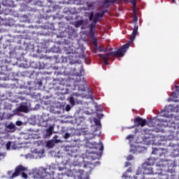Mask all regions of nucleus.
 I'll use <instances>...</instances> for the list:
<instances>
[{"label": "nucleus", "instance_id": "obj_53", "mask_svg": "<svg viewBox=\"0 0 179 179\" xmlns=\"http://www.w3.org/2000/svg\"><path fill=\"white\" fill-rule=\"evenodd\" d=\"M173 1L174 2V0H173Z\"/></svg>", "mask_w": 179, "mask_h": 179}, {"label": "nucleus", "instance_id": "obj_52", "mask_svg": "<svg viewBox=\"0 0 179 179\" xmlns=\"http://www.w3.org/2000/svg\"><path fill=\"white\" fill-rule=\"evenodd\" d=\"M48 145H49V144H48Z\"/></svg>", "mask_w": 179, "mask_h": 179}, {"label": "nucleus", "instance_id": "obj_1", "mask_svg": "<svg viewBox=\"0 0 179 179\" xmlns=\"http://www.w3.org/2000/svg\"><path fill=\"white\" fill-rule=\"evenodd\" d=\"M129 48V43H125L120 46L116 51L110 52L106 54L99 55V58L103 59L105 65H109L108 59L110 57H116V58H122L125 55V52L128 51Z\"/></svg>", "mask_w": 179, "mask_h": 179}, {"label": "nucleus", "instance_id": "obj_38", "mask_svg": "<svg viewBox=\"0 0 179 179\" xmlns=\"http://www.w3.org/2000/svg\"><path fill=\"white\" fill-rule=\"evenodd\" d=\"M119 0H110V2H112L113 3H115V2H117Z\"/></svg>", "mask_w": 179, "mask_h": 179}, {"label": "nucleus", "instance_id": "obj_14", "mask_svg": "<svg viewBox=\"0 0 179 179\" xmlns=\"http://www.w3.org/2000/svg\"><path fill=\"white\" fill-rule=\"evenodd\" d=\"M112 3L113 2H111L110 0H105L103 2V8H104L105 9H108V8L111 6Z\"/></svg>", "mask_w": 179, "mask_h": 179}, {"label": "nucleus", "instance_id": "obj_8", "mask_svg": "<svg viewBox=\"0 0 179 179\" xmlns=\"http://www.w3.org/2000/svg\"><path fill=\"white\" fill-rule=\"evenodd\" d=\"M162 122H165L162 124L164 127H168L169 128H176V123L171 120L162 119Z\"/></svg>", "mask_w": 179, "mask_h": 179}, {"label": "nucleus", "instance_id": "obj_21", "mask_svg": "<svg viewBox=\"0 0 179 179\" xmlns=\"http://www.w3.org/2000/svg\"><path fill=\"white\" fill-rule=\"evenodd\" d=\"M69 103L72 105V106H75V98L73 96H71L69 98Z\"/></svg>", "mask_w": 179, "mask_h": 179}, {"label": "nucleus", "instance_id": "obj_22", "mask_svg": "<svg viewBox=\"0 0 179 179\" xmlns=\"http://www.w3.org/2000/svg\"><path fill=\"white\" fill-rule=\"evenodd\" d=\"M93 17H94V13L91 12L89 15V20H90V22H92V20H93Z\"/></svg>", "mask_w": 179, "mask_h": 179}, {"label": "nucleus", "instance_id": "obj_19", "mask_svg": "<svg viewBox=\"0 0 179 179\" xmlns=\"http://www.w3.org/2000/svg\"><path fill=\"white\" fill-rule=\"evenodd\" d=\"M20 111L22 113H27V107L24 106H22L19 108Z\"/></svg>", "mask_w": 179, "mask_h": 179}, {"label": "nucleus", "instance_id": "obj_42", "mask_svg": "<svg viewBox=\"0 0 179 179\" xmlns=\"http://www.w3.org/2000/svg\"><path fill=\"white\" fill-rule=\"evenodd\" d=\"M38 85L39 86H41L43 85V83L41 81H39Z\"/></svg>", "mask_w": 179, "mask_h": 179}, {"label": "nucleus", "instance_id": "obj_27", "mask_svg": "<svg viewBox=\"0 0 179 179\" xmlns=\"http://www.w3.org/2000/svg\"><path fill=\"white\" fill-rule=\"evenodd\" d=\"M21 174H22V177L23 178H27V175L26 173L22 172Z\"/></svg>", "mask_w": 179, "mask_h": 179}, {"label": "nucleus", "instance_id": "obj_11", "mask_svg": "<svg viewBox=\"0 0 179 179\" xmlns=\"http://www.w3.org/2000/svg\"><path fill=\"white\" fill-rule=\"evenodd\" d=\"M138 27H139L138 26V24L134 25L133 32L131 34V36H130V41H134V40H135V38H136V34H138Z\"/></svg>", "mask_w": 179, "mask_h": 179}, {"label": "nucleus", "instance_id": "obj_46", "mask_svg": "<svg viewBox=\"0 0 179 179\" xmlns=\"http://www.w3.org/2000/svg\"><path fill=\"white\" fill-rule=\"evenodd\" d=\"M157 166H162V164H157Z\"/></svg>", "mask_w": 179, "mask_h": 179}, {"label": "nucleus", "instance_id": "obj_36", "mask_svg": "<svg viewBox=\"0 0 179 179\" xmlns=\"http://www.w3.org/2000/svg\"><path fill=\"white\" fill-rule=\"evenodd\" d=\"M127 173H132V168H129L127 170Z\"/></svg>", "mask_w": 179, "mask_h": 179}, {"label": "nucleus", "instance_id": "obj_7", "mask_svg": "<svg viewBox=\"0 0 179 179\" xmlns=\"http://www.w3.org/2000/svg\"><path fill=\"white\" fill-rule=\"evenodd\" d=\"M143 174L146 175H152V174H157L155 171H153V168L151 166L147 165L146 164H143Z\"/></svg>", "mask_w": 179, "mask_h": 179}, {"label": "nucleus", "instance_id": "obj_26", "mask_svg": "<svg viewBox=\"0 0 179 179\" xmlns=\"http://www.w3.org/2000/svg\"><path fill=\"white\" fill-rule=\"evenodd\" d=\"M126 139H129V140L134 139V136L129 134V136H127L126 137Z\"/></svg>", "mask_w": 179, "mask_h": 179}, {"label": "nucleus", "instance_id": "obj_49", "mask_svg": "<svg viewBox=\"0 0 179 179\" xmlns=\"http://www.w3.org/2000/svg\"><path fill=\"white\" fill-rule=\"evenodd\" d=\"M41 178H43V176H40Z\"/></svg>", "mask_w": 179, "mask_h": 179}, {"label": "nucleus", "instance_id": "obj_12", "mask_svg": "<svg viewBox=\"0 0 179 179\" xmlns=\"http://www.w3.org/2000/svg\"><path fill=\"white\" fill-rule=\"evenodd\" d=\"M155 162H156V158L150 157L147 159V161L143 164H146L147 166H150L152 167L155 164Z\"/></svg>", "mask_w": 179, "mask_h": 179}, {"label": "nucleus", "instance_id": "obj_15", "mask_svg": "<svg viewBox=\"0 0 179 179\" xmlns=\"http://www.w3.org/2000/svg\"><path fill=\"white\" fill-rule=\"evenodd\" d=\"M54 127L50 126V127L46 130V136H51L52 135V130Z\"/></svg>", "mask_w": 179, "mask_h": 179}, {"label": "nucleus", "instance_id": "obj_5", "mask_svg": "<svg viewBox=\"0 0 179 179\" xmlns=\"http://www.w3.org/2000/svg\"><path fill=\"white\" fill-rule=\"evenodd\" d=\"M134 123L136 127H145L148 124V120L138 116L134 118Z\"/></svg>", "mask_w": 179, "mask_h": 179}, {"label": "nucleus", "instance_id": "obj_16", "mask_svg": "<svg viewBox=\"0 0 179 179\" xmlns=\"http://www.w3.org/2000/svg\"><path fill=\"white\" fill-rule=\"evenodd\" d=\"M15 128H16V126L13 123H10L8 125L6 126L7 129H10L12 132H14Z\"/></svg>", "mask_w": 179, "mask_h": 179}, {"label": "nucleus", "instance_id": "obj_6", "mask_svg": "<svg viewBox=\"0 0 179 179\" xmlns=\"http://www.w3.org/2000/svg\"><path fill=\"white\" fill-rule=\"evenodd\" d=\"M66 152H68L69 156H71V157H77L78 155H76V152L78 150L75 149V147H72L71 145H66L65 148Z\"/></svg>", "mask_w": 179, "mask_h": 179}, {"label": "nucleus", "instance_id": "obj_44", "mask_svg": "<svg viewBox=\"0 0 179 179\" xmlns=\"http://www.w3.org/2000/svg\"><path fill=\"white\" fill-rule=\"evenodd\" d=\"M8 173L9 176H10V174H12V171H8Z\"/></svg>", "mask_w": 179, "mask_h": 179}, {"label": "nucleus", "instance_id": "obj_48", "mask_svg": "<svg viewBox=\"0 0 179 179\" xmlns=\"http://www.w3.org/2000/svg\"><path fill=\"white\" fill-rule=\"evenodd\" d=\"M0 156H2V153L0 152Z\"/></svg>", "mask_w": 179, "mask_h": 179}, {"label": "nucleus", "instance_id": "obj_23", "mask_svg": "<svg viewBox=\"0 0 179 179\" xmlns=\"http://www.w3.org/2000/svg\"><path fill=\"white\" fill-rule=\"evenodd\" d=\"M6 149L7 150H9L10 149V146H12V142L10 141H8L7 143H6Z\"/></svg>", "mask_w": 179, "mask_h": 179}, {"label": "nucleus", "instance_id": "obj_34", "mask_svg": "<svg viewBox=\"0 0 179 179\" xmlns=\"http://www.w3.org/2000/svg\"><path fill=\"white\" fill-rule=\"evenodd\" d=\"M82 132H83V135H87V131H85V129H83L82 130Z\"/></svg>", "mask_w": 179, "mask_h": 179}, {"label": "nucleus", "instance_id": "obj_30", "mask_svg": "<svg viewBox=\"0 0 179 179\" xmlns=\"http://www.w3.org/2000/svg\"><path fill=\"white\" fill-rule=\"evenodd\" d=\"M133 21L134 22V23H136V22H138V17L136 15L133 17Z\"/></svg>", "mask_w": 179, "mask_h": 179}, {"label": "nucleus", "instance_id": "obj_39", "mask_svg": "<svg viewBox=\"0 0 179 179\" xmlns=\"http://www.w3.org/2000/svg\"><path fill=\"white\" fill-rule=\"evenodd\" d=\"M99 51L100 52L103 51V52H106V51H107V48H104L103 50H101Z\"/></svg>", "mask_w": 179, "mask_h": 179}, {"label": "nucleus", "instance_id": "obj_24", "mask_svg": "<svg viewBox=\"0 0 179 179\" xmlns=\"http://www.w3.org/2000/svg\"><path fill=\"white\" fill-rule=\"evenodd\" d=\"M71 137V134L69 133H66L64 136V139H69Z\"/></svg>", "mask_w": 179, "mask_h": 179}, {"label": "nucleus", "instance_id": "obj_33", "mask_svg": "<svg viewBox=\"0 0 179 179\" xmlns=\"http://www.w3.org/2000/svg\"><path fill=\"white\" fill-rule=\"evenodd\" d=\"M41 63L39 62V63H38L39 66H34V68H38V69H43V67H41Z\"/></svg>", "mask_w": 179, "mask_h": 179}, {"label": "nucleus", "instance_id": "obj_45", "mask_svg": "<svg viewBox=\"0 0 179 179\" xmlns=\"http://www.w3.org/2000/svg\"><path fill=\"white\" fill-rule=\"evenodd\" d=\"M94 45H97V42H94Z\"/></svg>", "mask_w": 179, "mask_h": 179}, {"label": "nucleus", "instance_id": "obj_13", "mask_svg": "<svg viewBox=\"0 0 179 179\" xmlns=\"http://www.w3.org/2000/svg\"><path fill=\"white\" fill-rule=\"evenodd\" d=\"M96 30V24H92L90 28V37H94V31Z\"/></svg>", "mask_w": 179, "mask_h": 179}, {"label": "nucleus", "instance_id": "obj_47", "mask_svg": "<svg viewBox=\"0 0 179 179\" xmlns=\"http://www.w3.org/2000/svg\"><path fill=\"white\" fill-rule=\"evenodd\" d=\"M134 179H137L136 176H134Z\"/></svg>", "mask_w": 179, "mask_h": 179}, {"label": "nucleus", "instance_id": "obj_29", "mask_svg": "<svg viewBox=\"0 0 179 179\" xmlns=\"http://www.w3.org/2000/svg\"><path fill=\"white\" fill-rule=\"evenodd\" d=\"M66 111H71V106L69 105L66 106Z\"/></svg>", "mask_w": 179, "mask_h": 179}, {"label": "nucleus", "instance_id": "obj_31", "mask_svg": "<svg viewBox=\"0 0 179 179\" xmlns=\"http://www.w3.org/2000/svg\"><path fill=\"white\" fill-rule=\"evenodd\" d=\"M80 58H82V59H85L86 58V55L85 53H83L81 55H80Z\"/></svg>", "mask_w": 179, "mask_h": 179}, {"label": "nucleus", "instance_id": "obj_18", "mask_svg": "<svg viewBox=\"0 0 179 179\" xmlns=\"http://www.w3.org/2000/svg\"><path fill=\"white\" fill-rule=\"evenodd\" d=\"M131 3H132L134 12H135L136 10V0H131Z\"/></svg>", "mask_w": 179, "mask_h": 179}, {"label": "nucleus", "instance_id": "obj_28", "mask_svg": "<svg viewBox=\"0 0 179 179\" xmlns=\"http://www.w3.org/2000/svg\"><path fill=\"white\" fill-rule=\"evenodd\" d=\"M82 24H83V21L79 20L77 22V26H80Z\"/></svg>", "mask_w": 179, "mask_h": 179}, {"label": "nucleus", "instance_id": "obj_4", "mask_svg": "<svg viewBox=\"0 0 179 179\" xmlns=\"http://www.w3.org/2000/svg\"><path fill=\"white\" fill-rule=\"evenodd\" d=\"M26 170H27L26 167L23 166L22 165L16 166L15 172L12 173L10 178H16V177H17L23 171H26Z\"/></svg>", "mask_w": 179, "mask_h": 179}, {"label": "nucleus", "instance_id": "obj_50", "mask_svg": "<svg viewBox=\"0 0 179 179\" xmlns=\"http://www.w3.org/2000/svg\"><path fill=\"white\" fill-rule=\"evenodd\" d=\"M131 128H134V126H132Z\"/></svg>", "mask_w": 179, "mask_h": 179}, {"label": "nucleus", "instance_id": "obj_43", "mask_svg": "<svg viewBox=\"0 0 179 179\" xmlns=\"http://www.w3.org/2000/svg\"><path fill=\"white\" fill-rule=\"evenodd\" d=\"M78 171H79V173H80V174H83V171L79 170Z\"/></svg>", "mask_w": 179, "mask_h": 179}, {"label": "nucleus", "instance_id": "obj_35", "mask_svg": "<svg viewBox=\"0 0 179 179\" xmlns=\"http://www.w3.org/2000/svg\"><path fill=\"white\" fill-rule=\"evenodd\" d=\"M131 165V163L129 162H125V165H124V167H129V166Z\"/></svg>", "mask_w": 179, "mask_h": 179}, {"label": "nucleus", "instance_id": "obj_20", "mask_svg": "<svg viewBox=\"0 0 179 179\" xmlns=\"http://www.w3.org/2000/svg\"><path fill=\"white\" fill-rule=\"evenodd\" d=\"M94 124L96 125V127H101V122L99 119H94Z\"/></svg>", "mask_w": 179, "mask_h": 179}, {"label": "nucleus", "instance_id": "obj_3", "mask_svg": "<svg viewBox=\"0 0 179 179\" xmlns=\"http://www.w3.org/2000/svg\"><path fill=\"white\" fill-rule=\"evenodd\" d=\"M76 82L78 83V90H80V92H86V79L83 75L77 76L76 78Z\"/></svg>", "mask_w": 179, "mask_h": 179}, {"label": "nucleus", "instance_id": "obj_41", "mask_svg": "<svg viewBox=\"0 0 179 179\" xmlns=\"http://www.w3.org/2000/svg\"><path fill=\"white\" fill-rule=\"evenodd\" d=\"M176 92H178V93H179V87L178 86H176Z\"/></svg>", "mask_w": 179, "mask_h": 179}, {"label": "nucleus", "instance_id": "obj_2", "mask_svg": "<svg viewBox=\"0 0 179 179\" xmlns=\"http://www.w3.org/2000/svg\"><path fill=\"white\" fill-rule=\"evenodd\" d=\"M155 130L145 129L143 130L144 136L143 139L144 142H147V145H152L156 141V136H155Z\"/></svg>", "mask_w": 179, "mask_h": 179}, {"label": "nucleus", "instance_id": "obj_40", "mask_svg": "<svg viewBox=\"0 0 179 179\" xmlns=\"http://www.w3.org/2000/svg\"><path fill=\"white\" fill-rule=\"evenodd\" d=\"M103 149H104V147L103 146V145H101L99 150H103Z\"/></svg>", "mask_w": 179, "mask_h": 179}, {"label": "nucleus", "instance_id": "obj_9", "mask_svg": "<svg viewBox=\"0 0 179 179\" xmlns=\"http://www.w3.org/2000/svg\"><path fill=\"white\" fill-rule=\"evenodd\" d=\"M163 150H164L160 148H152V155H155L156 156H159V157H161V156H163V155H164Z\"/></svg>", "mask_w": 179, "mask_h": 179}, {"label": "nucleus", "instance_id": "obj_37", "mask_svg": "<svg viewBox=\"0 0 179 179\" xmlns=\"http://www.w3.org/2000/svg\"><path fill=\"white\" fill-rule=\"evenodd\" d=\"M16 124L18 125V127H20V125H22V122H17Z\"/></svg>", "mask_w": 179, "mask_h": 179}, {"label": "nucleus", "instance_id": "obj_10", "mask_svg": "<svg viewBox=\"0 0 179 179\" xmlns=\"http://www.w3.org/2000/svg\"><path fill=\"white\" fill-rule=\"evenodd\" d=\"M106 13L105 10L101 11V13H96L94 17L93 22L97 23L99 22V19H101Z\"/></svg>", "mask_w": 179, "mask_h": 179}, {"label": "nucleus", "instance_id": "obj_32", "mask_svg": "<svg viewBox=\"0 0 179 179\" xmlns=\"http://www.w3.org/2000/svg\"><path fill=\"white\" fill-rule=\"evenodd\" d=\"M127 160H132V159H134V156L132 155H129L127 157Z\"/></svg>", "mask_w": 179, "mask_h": 179}, {"label": "nucleus", "instance_id": "obj_17", "mask_svg": "<svg viewBox=\"0 0 179 179\" xmlns=\"http://www.w3.org/2000/svg\"><path fill=\"white\" fill-rule=\"evenodd\" d=\"M65 53L66 54H73V49H71V47L65 48Z\"/></svg>", "mask_w": 179, "mask_h": 179}, {"label": "nucleus", "instance_id": "obj_51", "mask_svg": "<svg viewBox=\"0 0 179 179\" xmlns=\"http://www.w3.org/2000/svg\"><path fill=\"white\" fill-rule=\"evenodd\" d=\"M123 1H127V0H123Z\"/></svg>", "mask_w": 179, "mask_h": 179}, {"label": "nucleus", "instance_id": "obj_25", "mask_svg": "<svg viewBox=\"0 0 179 179\" xmlns=\"http://www.w3.org/2000/svg\"><path fill=\"white\" fill-rule=\"evenodd\" d=\"M43 127H48V123H47V121H43L42 122Z\"/></svg>", "mask_w": 179, "mask_h": 179}]
</instances>
